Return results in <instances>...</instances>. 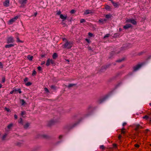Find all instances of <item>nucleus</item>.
Returning a JSON list of instances; mask_svg holds the SVG:
<instances>
[{
    "label": "nucleus",
    "instance_id": "obj_37",
    "mask_svg": "<svg viewBox=\"0 0 151 151\" xmlns=\"http://www.w3.org/2000/svg\"><path fill=\"white\" fill-rule=\"evenodd\" d=\"M100 148L103 150H104L105 149V148L104 145H102L100 146Z\"/></svg>",
    "mask_w": 151,
    "mask_h": 151
},
{
    "label": "nucleus",
    "instance_id": "obj_6",
    "mask_svg": "<svg viewBox=\"0 0 151 151\" xmlns=\"http://www.w3.org/2000/svg\"><path fill=\"white\" fill-rule=\"evenodd\" d=\"M108 95H106L103 98L100 99L99 100L98 102L99 104H101L105 101L109 97Z\"/></svg>",
    "mask_w": 151,
    "mask_h": 151
},
{
    "label": "nucleus",
    "instance_id": "obj_16",
    "mask_svg": "<svg viewBox=\"0 0 151 151\" xmlns=\"http://www.w3.org/2000/svg\"><path fill=\"white\" fill-rule=\"evenodd\" d=\"M91 13H92L91 11L88 9L86 10L84 12V14L86 15H87Z\"/></svg>",
    "mask_w": 151,
    "mask_h": 151
},
{
    "label": "nucleus",
    "instance_id": "obj_10",
    "mask_svg": "<svg viewBox=\"0 0 151 151\" xmlns=\"http://www.w3.org/2000/svg\"><path fill=\"white\" fill-rule=\"evenodd\" d=\"M55 122V121L53 120H51L48 122V126L49 127L51 126L54 124Z\"/></svg>",
    "mask_w": 151,
    "mask_h": 151
},
{
    "label": "nucleus",
    "instance_id": "obj_34",
    "mask_svg": "<svg viewBox=\"0 0 151 151\" xmlns=\"http://www.w3.org/2000/svg\"><path fill=\"white\" fill-rule=\"evenodd\" d=\"M76 12V11L74 9H72L70 11V13L71 14H73L75 12Z\"/></svg>",
    "mask_w": 151,
    "mask_h": 151
},
{
    "label": "nucleus",
    "instance_id": "obj_18",
    "mask_svg": "<svg viewBox=\"0 0 151 151\" xmlns=\"http://www.w3.org/2000/svg\"><path fill=\"white\" fill-rule=\"evenodd\" d=\"M27 58L30 61H32L33 58V56L29 55L27 56Z\"/></svg>",
    "mask_w": 151,
    "mask_h": 151
},
{
    "label": "nucleus",
    "instance_id": "obj_61",
    "mask_svg": "<svg viewBox=\"0 0 151 151\" xmlns=\"http://www.w3.org/2000/svg\"><path fill=\"white\" fill-rule=\"evenodd\" d=\"M37 12H35V13H34V16L35 17H36V16H37Z\"/></svg>",
    "mask_w": 151,
    "mask_h": 151
},
{
    "label": "nucleus",
    "instance_id": "obj_60",
    "mask_svg": "<svg viewBox=\"0 0 151 151\" xmlns=\"http://www.w3.org/2000/svg\"><path fill=\"white\" fill-rule=\"evenodd\" d=\"M88 48L89 50H92V49L91 47L88 46Z\"/></svg>",
    "mask_w": 151,
    "mask_h": 151
},
{
    "label": "nucleus",
    "instance_id": "obj_7",
    "mask_svg": "<svg viewBox=\"0 0 151 151\" xmlns=\"http://www.w3.org/2000/svg\"><path fill=\"white\" fill-rule=\"evenodd\" d=\"M143 64V63H142L140 64L137 65L136 66H134L133 67L134 71H135L138 70Z\"/></svg>",
    "mask_w": 151,
    "mask_h": 151
},
{
    "label": "nucleus",
    "instance_id": "obj_57",
    "mask_svg": "<svg viewBox=\"0 0 151 151\" xmlns=\"http://www.w3.org/2000/svg\"><path fill=\"white\" fill-rule=\"evenodd\" d=\"M14 118L15 119H17V116L16 114L14 115Z\"/></svg>",
    "mask_w": 151,
    "mask_h": 151
},
{
    "label": "nucleus",
    "instance_id": "obj_62",
    "mask_svg": "<svg viewBox=\"0 0 151 151\" xmlns=\"http://www.w3.org/2000/svg\"><path fill=\"white\" fill-rule=\"evenodd\" d=\"M127 124V123L126 122H124L122 124L123 126H125Z\"/></svg>",
    "mask_w": 151,
    "mask_h": 151
},
{
    "label": "nucleus",
    "instance_id": "obj_32",
    "mask_svg": "<svg viewBox=\"0 0 151 151\" xmlns=\"http://www.w3.org/2000/svg\"><path fill=\"white\" fill-rule=\"evenodd\" d=\"M150 118L148 120V123L150 124H151V115H150Z\"/></svg>",
    "mask_w": 151,
    "mask_h": 151
},
{
    "label": "nucleus",
    "instance_id": "obj_26",
    "mask_svg": "<svg viewBox=\"0 0 151 151\" xmlns=\"http://www.w3.org/2000/svg\"><path fill=\"white\" fill-rule=\"evenodd\" d=\"M20 101L22 102V105H23L26 104V103L24 99L20 100Z\"/></svg>",
    "mask_w": 151,
    "mask_h": 151
},
{
    "label": "nucleus",
    "instance_id": "obj_27",
    "mask_svg": "<svg viewBox=\"0 0 151 151\" xmlns=\"http://www.w3.org/2000/svg\"><path fill=\"white\" fill-rule=\"evenodd\" d=\"M16 38L17 39V42H19L22 43L23 42V41L20 40L19 38V37L18 36H17L16 37Z\"/></svg>",
    "mask_w": 151,
    "mask_h": 151
},
{
    "label": "nucleus",
    "instance_id": "obj_47",
    "mask_svg": "<svg viewBox=\"0 0 151 151\" xmlns=\"http://www.w3.org/2000/svg\"><path fill=\"white\" fill-rule=\"evenodd\" d=\"M61 14V12L60 11H59L57 13V14L58 15H60Z\"/></svg>",
    "mask_w": 151,
    "mask_h": 151
},
{
    "label": "nucleus",
    "instance_id": "obj_2",
    "mask_svg": "<svg viewBox=\"0 0 151 151\" xmlns=\"http://www.w3.org/2000/svg\"><path fill=\"white\" fill-rule=\"evenodd\" d=\"M126 22L131 23L133 25H136L137 24V22L134 20V19L133 18L127 19L126 21Z\"/></svg>",
    "mask_w": 151,
    "mask_h": 151
},
{
    "label": "nucleus",
    "instance_id": "obj_35",
    "mask_svg": "<svg viewBox=\"0 0 151 151\" xmlns=\"http://www.w3.org/2000/svg\"><path fill=\"white\" fill-rule=\"evenodd\" d=\"M22 145V143L21 142H18L17 143V145L18 146L20 147Z\"/></svg>",
    "mask_w": 151,
    "mask_h": 151
},
{
    "label": "nucleus",
    "instance_id": "obj_45",
    "mask_svg": "<svg viewBox=\"0 0 151 151\" xmlns=\"http://www.w3.org/2000/svg\"><path fill=\"white\" fill-rule=\"evenodd\" d=\"M36 73H36V71L35 70H34L33 71V73H32V75L33 76H34V75H36Z\"/></svg>",
    "mask_w": 151,
    "mask_h": 151
},
{
    "label": "nucleus",
    "instance_id": "obj_4",
    "mask_svg": "<svg viewBox=\"0 0 151 151\" xmlns=\"http://www.w3.org/2000/svg\"><path fill=\"white\" fill-rule=\"evenodd\" d=\"M77 124V123H75L73 125H67L65 126V128L66 129L70 130L76 126Z\"/></svg>",
    "mask_w": 151,
    "mask_h": 151
},
{
    "label": "nucleus",
    "instance_id": "obj_42",
    "mask_svg": "<svg viewBox=\"0 0 151 151\" xmlns=\"http://www.w3.org/2000/svg\"><path fill=\"white\" fill-rule=\"evenodd\" d=\"M44 90L47 93L49 92L48 89L47 88H44Z\"/></svg>",
    "mask_w": 151,
    "mask_h": 151
},
{
    "label": "nucleus",
    "instance_id": "obj_20",
    "mask_svg": "<svg viewBox=\"0 0 151 151\" xmlns=\"http://www.w3.org/2000/svg\"><path fill=\"white\" fill-rule=\"evenodd\" d=\"M50 59L48 58L47 59L46 63V65L47 66H49L50 65Z\"/></svg>",
    "mask_w": 151,
    "mask_h": 151
},
{
    "label": "nucleus",
    "instance_id": "obj_40",
    "mask_svg": "<svg viewBox=\"0 0 151 151\" xmlns=\"http://www.w3.org/2000/svg\"><path fill=\"white\" fill-rule=\"evenodd\" d=\"M85 40L88 43H90L91 42V41L90 40L88 39L87 38H86L85 39Z\"/></svg>",
    "mask_w": 151,
    "mask_h": 151
},
{
    "label": "nucleus",
    "instance_id": "obj_1",
    "mask_svg": "<svg viewBox=\"0 0 151 151\" xmlns=\"http://www.w3.org/2000/svg\"><path fill=\"white\" fill-rule=\"evenodd\" d=\"M63 46L65 48H66L68 49H70L72 47V43L70 42H68L67 40V41Z\"/></svg>",
    "mask_w": 151,
    "mask_h": 151
},
{
    "label": "nucleus",
    "instance_id": "obj_31",
    "mask_svg": "<svg viewBox=\"0 0 151 151\" xmlns=\"http://www.w3.org/2000/svg\"><path fill=\"white\" fill-rule=\"evenodd\" d=\"M50 63L52 64H55V61L52 59H50Z\"/></svg>",
    "mask_w": 151,
    "mask_h": 151
},
{
    "label": "nucleus",
    "instance_id": "obj_8",
    "mask_svg": "<svg viewBox=\"0 0 151 151\" xmlns=\"http://www.w3.org/2000/svg\"><path fill=\"white\" fill-rule=\"evenodd\" d=\"M142 128V126H141L139 124H137L136 125L134 130L136 131H138L139 129Z\"/></svg>",
    "mask_w": 151,
    "mask_h": 151
},
{
    "label": "nucleus",
    "instance_id": "obj_43",
    "mask_svg": "<svg viewBox=\"0 0 151 151\" xmlns=\"http://www.w3.org/2000/svg\"><path fill=\"white\" fill-rule=\"evenodd\" d=\"M5 110H6V111H7V112L11 111L10 109H9L8 108L6 107L5 108Z\"/></svg>",
    "mask_w": 151,
    "mask_h": 151
},
{
    "label": "nucleus",
    "instance_id": "obj_51",
    "mask_svg": "<svg viewBox=\"0 0 151 151\" xmlns=\"http://www.w3.org/2000/svg\"><path fill=\"white\" fill-rule=\"evenodd\" d=\"M28 78L27 77H26L24 79V82H27V81H28Z\"/></svg>",
    "mask_w": 151,
    "mask_h": 151
},
{
    "label": "nucleus",
    "instance_id": "obj_36",
    "mask_svg": "<svg viewBox=\"0 0 151 151\" xmlns=\"http://www.w3.org/2000/svg\"><path fill=\"white\" fill-rule=\"evenodd\" d=\"M13 124H9L8 126L7 127L9 129H10L12 126Z\"/></svg>",
    "mask_w": 151,
    "mask_h": 151
},
{
    "label": "nucleus",
    "instance_id": "obj_33",
    "mask_svg": "<svg viewBox=\"0 0 151 151\" xmlns=\"http://www.w3.org/2000/svg\"><path fill=\"white\" fill-rule=\"evenodd\" d=\"M32 83L30 82H28L25 84V85L27 86H29L31 85Z\"/></svg>",
    "mask_w": 151,
    "mask_h": 151
},
{
    "label": "nucleus",
    "instance_id": "obj_38",
    "mask_svg": "<svg viewBox=\"0 0 151 151\" xmlns=\"http://www.w3.org/2000/svg\"><path fill=\"white\" fill-rule=\"evenodd\" d=\"M80 22L81 23H83V22H85L86 21L84 19H82L80 20Z\"/></svg>",
    "mask_w": 151,
    "mask_h": 151
},
{
    "label": "nucleus",
    "instance_id": "obj_5",
    "mask_svg": "<svg viewBox=\"0 0 151 151\" xmlns=\"http://www.w3.org/2000/svg\"><path fill=\"white\" fill-rule=\"evenodd\" d=\"M18 17H19L17 16L14 17L8 21V24H12L18 19Z\"/></svg>",
    "mask_w": 151,
    "mask_h": 151
},
{
    "label": "nucleus",
    "instance_id": "obj_28",
    "mask_svg": "<svg viewBox=\"0 0 151 151\" xmlns=\"http://www.w3.org/2000/svg\"><path fill=\"white\" fill-rule=\"evenodd\" d=\"M111 15L110 14H106L105 16V17L107 19L110 18L111 17Z\"/></svg>",
    "mask_w": 151,
    "mask_h": 151
},
{
    "label": "nucleus",
    "instance_id": "obj_22",
    "mask_svg": "<svg viewBox=\"0 0 151 151\" xmlns=\"http://www.w3.org/2000/svg\"><path fill=\"white\" fill-rule=\"evenodd\" d=\"M7 134H5L2 137V140H5V139L6 137Z\"/></svg>",
    "mask_w": 151,
    "mask_h": 151
},
{
    "label": "nucleus",
    "instance_id": "obj_3",
    "mask_svg": "<svg viewBox=\"0 0 151 151\" xmlns=\"http://www.w3.org/2000/svg\"><path fill=\"white\" fill-rule=\"evenodd\" d=\"M6 41L7 43L9 44L10 43H13L14 41V40L13 37L10 36L8 37L6 40Z\"/></svg>",
    "mask_w": 151,
    "mask_h": 151
},
{
    "label": "nucleus",
    "instance_id": "obj_17",
    "mask_svg": "<svg viewBox=\"0 0 151 151\" xmlns=\"http://www.w3.org/2000/svg\"><path fill=\"white\" fill-rule=\"evenodd\" d=\"M41 136L42 138L45 139H49L50 138V137L49 136L45 134L42 135Z\"/></svg>",
    "mask_w": 151,
    "mask_h": 151
},
{
    "label": "nucleus",
    "instance_id": "obj_23",
    "mask_svg": "<svg viewBox=\"0 0 151 151\" xmlns=\"http://www.w3.org/2000/svg\"><path fill=\"white\" fill-rule=\"evenodd\" d=\"M29 123H27L24 125V128L25 129H27L29 127Z\"/></svg>",
    "mask_w": 151,
    "mask_h": 151
},
{
    "label": "nucleus",
    "instance_id": "obj_52",
    "mask_svg": "<svg viewBox=\"0 0 151 151\" xmlns=\"http://www.w3.org/2000/svg\"><path fill=\"white\" fill-rule=\"evenodd\" d=\"M17 91H18L19 93H22V91H21V89H20V88L18 89L17 90Z\"/></svg>",
    "mask_w": 151,
    "mask_h": 151
},
{
    "label": "nucleus",
    "instance_id": "obj_12",
    "mask_svg": "<svg viewBox=\"0 0 151 151\" xmlns=\"http://www.w3.org/2000/svg\"><path fill=\"white\" fill-rule=\"evenodd\" d=\"M150 114H148V115H145L143 117V119H145L146 120L148 121L149 118H150Z\"/></svg>",
    "mask_w": 151,
    "mask_h": 151
},
{
    "label": "nucleus",
    "instance_id": "obj_29",
    "mask_svg": "<svg viewBox=\"0 0 151 151\" xmlns=\"http://www.w3.org/2000/svg\"><path fill=\"white\" fill-rule=\"evenodd\" d=\"M18 122L19 123L21 124H23V121H22V119L21 118L19 119L18 120Z\"/></svg>",
    "mask_w": 151,
    "mask_h": 151
},
{
    "label": "nucleus",
    "instance_id": "obj_49",
    "mask_svg": "<svg viewBox=\"0 0 151 151\" xmlns=\"http://www.w3.org/2000/svg\"><path fill=\"white\" fill-rule=\"evenodd\" d=\"M37 68L39 71H41L42 70V68L41 67L39 66L37 67Z\"/></svg>",
    "mask_w": 151,
    "mask_h": 151
},
{
    "label": "nucleus",
    "instance_id": "obj_15",
    "mask_svg": "<svg viewBox=\"0 0 151 151\" xmlns=\"http://www.w3.org/2000/svg\"><path fill=\"white\" fill-rule=\"evenodd\" d=\"M14 44H10L8 45H5V47L6 48H10L12 47H14Z\"/></svg>",
    "mask_w": 151,
    "mask_h": 151
},
{
    "label": "nucleus",
    "instance_id": "obj_48",
    "mask_svg": "<svg viewBox=\"0 0 151 151\" xmlns=\"http://www.w3.org/2000/svg\"><path fill=\"white\" fill-rule=\"evenodd\" d=\"M5 81V77H3L2 78V82L4 83Z\"/></svg>",
    "mask_w": 151,
    "mask_h": 151
},
{
    "label": "nucleus",
    "instance_id": "obj_54",
    "mask_svg": "<svg viewBox=\"0 0 151 151\" xmlns=\"http://www.w3.org/2000/svg\"><path fill=\"white\" fill-rule=\"evenodd\" d=\"M125 133H126V132L125 131H124V130L121 131V133L122 134H125Z\"/></svg>",
    "mask_w": 151,
    "mask_h": 151
},
{
    "label": "nucleus",
    "instance_id": "obj_14",
    "mask_svg": "<svg viewBox=\"0 0 151 151\" xmlns=\"http://www.w3.org/2000/svg\"><path fill=\"white\" fill-rule=\"evenodd\" d=\"M58 57V55L56 53H54L52 55V58L53 59H56Z\"/></svg>",
    "mask_w": 151,
    "mask_h": 151
},
{
    "label": "nucleus",
    "instance_id": "obj_53",
    "mask_svg": "<svg viewBox=\"0 0 151 151\" xmlns=\"http://www.w3.org/2000/svg\"><path fill=\"white\" fill-rule=\"evenodd\" d=\"M123 60V59H122V60H116V62H117L119 63V62H120L122 61Z\"/></svg>",
    "mask_w": 151,
    "mask_h": 151
},
{
    "label": "nucleus",
    "instance_id": "obj_50",
    "mask_svg": "<svg viewBox=\"0 0 151 151\" xmlns=\"http://www.w3.org/2000/svg\"><path fill=\"white\" fill-rule=\"evenodd\" d=\"M25 114V111H22L21 113V115L22 116H23Z\"/></svg>",
    "mask_w": 151,
    "mask_h": 151
},
{
    "label": "nucleus",
    "instance_id": "obj_41",
    "mask_svg": "<svg viewBox=\"0 0 151 151\" xmlns=\"http://www.w3.org/2000/svg\"><path fill=\"white\" fill-rule=\"evenodd\" d=\"M134 146L135 147L138 148L139 147L140 145L137 144H135L134 145Z\"/></svg>",
    "mask_w": 151,
    "mask_h": 151
},
{
    "label": "nucleus",
    "instance_id": "obj_39",
    "mask_svg": "<svg viewBox=\"0 0 151 151\" xmlns=\"http://www.w3.org/2000/svg\"><path fill=\"white\" fill-rule=\"evenodd\" d=\"M110 35V34H107L104 36V38H106L108 37H109V36Z\"/></svg>",
    "mask_w": 151,
    "mask_h": 151
},
{
    "label": "nucleus",
    "instance_id": "obj_46",
    "mask_svg": "<svg viewBox=\"0 0 151 151\" xmlns=\"http://www.w3.org/2000/svg\"><path fill=\"white\" fill-rule=\"evenodd\" d=\"M113 147L114 148H116L117 147V145L116 144H113Z\"/></svg>",
    "mask_w": 151,
    "mask_h": 151
},
{
    "label": "nucleus",
    "instance_id": "obj_19",
    "mask_svg": "<svg viewBox=\"0 0 151 151\" xmlns=\"http://www.w3.org/2000/svg\"><path fill=\"white\" fill-rule=\"evenodd\" d=\"M118 2H115L114 1L112 3V4H113L114 6L115 7H117L118 6Z\"/></svg>",
    "mask_w": 151,
    "mask_h": 151
},
{
    "label": "nucleus",
    "instance_id": "obj_11",
    "mask_svg": "<svg viewBox=\"0 0 151 151\" xmlns=\"http://www.w3.org/2000/svg\"><path fill=\"white\" fill-rule=\"evenodd\" d=\"M132 27V25L130 24H127L123 26V28L125 29H128Z\"/></svg>",
    "mask_w": 151,
    "mask_h": 151
},
{
    "label": "nucleus",
    "instance_id": "obj_63",
    "mask_svg": "<svg viewBox=\"0 0 151 151\" xmlns=\"http://www.w3.org/2000/svg\"><path fill=\"white\" fill-rule=\"evenodd\" d=\"M14 91L13 90H12V91H11L10 92V94H12L14 92Z\"/></svg>",
    "mask_w": 151,
    "mask_h": 151
},
{
    "label": "nucleus",
    "instance_id": "obj_58",
    "mask_svg": "<svg viewBox=\"0 0 151 151\" xmlns=\"http://www.w3.org/2000/svg\"><path fill=\"white\" fill-rule=\"evenodd\" d=\"M88 34V35L89 36H90L91 37L93 35L91 33H90V32H89Z\"/></svg>",
    "mask_w": 151,
    "mask_h": 151
},
{
    "label": "nucleus",
    "instance_id": "obj_56",
    "mask_svg": "<svg viewBox=\"0 0 151 151\" xmlns=\"http://www.w3.org/2000/svg\"><path fill=\"white\" fill-rule=\"evenodd\" d=\"M122 137V136L121 135L119 134L118 137V139L119 140H120L121 139Z\"/></svg>",
    "mask_w": 151,
    "mask_h": 151
},
{
    "label": "nucleus",
    "instance_id": "obj_25",
    "mask_svg": "<svg viewBox=\"0 0 151 151\" xmlns=\"http://www.w3.org/2000/svg\"><path fill=\"white\" fill-rule=\"evenodd\" d=\"M76 85V84H73V83H70V84L68 86V88H70V87H72L74 86H75Z\"/></svg>",
    "mask_w": 151,
    "mask_h": 151
},
{
    "label": "nucleus",
    "instance_id": "obj_30",
    "mask_svg": "<svg viewBox=\"0 0 151 151\" xmlns=\"http://www.w3.org/2000/svg\"><path fill=\"white\" fill-rule=\"evenodd\" d=\"M50 87L52 89H53L54 90H56V87L55 86L52 85V86H51Z\"/></svg>",
    "mask_w": 151,
    "mask_h": 151
},
{
    "label": "nucleus",
    "instance_id": "obj_13",
    "mask_svg": "<svg viewBox=\"0 0 151 151\" xmlns=\"http://www.w3.org/2000/svg\"><path fill=\"white\" fill-rule=\"evenodd\" d=\"M60 17L63 19V21H64L67 19V16H64L62 14H61L60 15Z\"/></svg>",
    "mask_w": 151,
    "mask_h": 151
},
{
    "label": "nucleus",
    "instance_id": "obj_59",
    "mask_svg": "<svg viewBox=\"0 0 151 151\" xmlns=\"http://www.w3.org/2000/svg\"><path fill=\"white\" fill-rule=\"evenodd\" d=\"M150 131V130L148 129H147L145 130V133H147L148 132Z\"/></svg>",
    "mask_w": 151,
    "mask_h": 151
},
{
    "label": "nucleus",
    "instance_id": "obj_24",
    "mask_svg": "<svg viewBox=\"0 0 151 151\" xmlns=\"http://www.w3.org/2000/svg\"><path fill=\"white\" fill-rule=\"evenodd\" d=\"M105 9L106 10H109L111 9V7L108 5H106L105 6Z\"/></svg>",
    "mask_w": 151,
    "mask_h": 151
},
{
    "label": "nucleus",
    "instance_id": "obj_9",
    "mask_svg": "<svg viewBox=\"0 0 151 151\" xmlns=\"http://www.w3.org/2000/svg\"><path fill=\"white\" fill-rule=\"evenodd\" d=\"M9 4V0H6L3 3L4 6H8Z\"/></svg>",
    "mask_w": 151,
    "mask_h": 151
},
{
    "label": "nucleus",
    "instance_id": "obj_64",
    "mask_svg": "<svg viewBox=\"0 0 151 151\" xmlns=\"http://www.w3.org/2000/svg\"><path fill=\"white\" fill-rule=\"evenodd\" d=\"M114 53H115V52L114 51H111L110 52V53L111 54H114Z\"/></svg>",
    "mask_w": 151,
    "mask_h": 151
},
{
    "label": "nucleus",
    "instance_id": "obj_44",
    "mask_svg": "<svg viewBox=\"0 0 151 151\" xmlns=\"http://www.w3.org/2000/svg\"><path fill=\"white\" fill-rule=\"evenodd\" d=\"M3 67V65L2 63L0 62V68H2Z\"/></svg>",
    "mask_w": 151,
    "mask_h": 151
},
{
    "label": "nucleus",
    "instance_id": "obj_21",
    "mask_svg": "<svg viewBox=\"0 0 151 151\" xmlns=\"http://www.w3.org/2000/svg\"><path fill=\"white\" fill-rule=\"evenodd\" d=\"M27 0H21V1H20V3L21 4H26L27 3Z\"/></svg>",
    "mask_w": 151,
    "mask_h": 151
},
{
    "label": "nucleus",
    "instance_id": "obj_55",
    "mask_svg": "<svg viewBox=\"0 0 151 151\" xmlns=\"http://www.w3.org/2000/svg\"><path fill=\"white\" fill-rule=\"evenodd\" d=\"M144 53L143 52H141L139 53L138 55H142Z\"/></svg>",
    "mask_w": 151,
    "mask_h": 151
}]
</instances>
